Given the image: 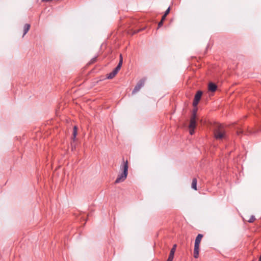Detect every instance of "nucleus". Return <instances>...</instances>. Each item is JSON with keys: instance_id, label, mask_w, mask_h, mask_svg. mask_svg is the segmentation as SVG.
I'll return each instance as SVG.
<instances>
[{"instance_id": "f257e3e1", "label": "nucleus", "mask_w": 261, "mask_h": 261, "mask_svg": "<svg viewBox=\"0 0 261 261\" xmlns=\"http://www.w3.org/2000/svg\"><path fill=\"white\" fill-rule=\"evenodd\" d=\"M128 162L127 160L125 161L124 158H123L122 163L120 165V169L122 171V173L118 175L115 181V184L123 182L125 180L128 174Z\"/></svg>"}, {"instance_id": "f03ea898", "label": "nucleus", "mask_w": 261, "mask_h": 261, "mask_svg": "<svg viewBox=\"0 0 261 261\" xmlns=\"http://www.w3.org/2000/svg\"><path fill=\"white\" fill-rule=\"evenodd\" d=\"M214 136L217 140H222L226 137V131L222 124L216 125L214 130Z\"/></svg>"}, {"instance_id": "7ed1b4c3", "label": "nucleus", "mask_w": 261, "mask_h": 261, "mask_svg": "<svg viewBox=\"0 0 261 261\" xmlns=\"http://www.w3.org/2000/svg\"><path fill=\"white\" fill-rule=\"evenodd\" d=\"M145 81V77L142 78L140 80H139L138 82L137 83L135 88H134L132 91V93L135 94L138 92L140 90V89L144 86Z\"/></svg>"}, {"instance_id": "20e7f679", "label": "nucleus", "mask_w": 261, "mask_h": 261, "mask_svg": "<svg viewBox=\"0 0 261 261\" xmlns=\"http://www.w3.org/2000/svg\"><path fill=\"white\" fill-rule=\"evenodd\" d=\"M203 94V92L201 90H198L194 96V100L193 102V106L194 107H196L201 98Z\"/></svg>"}, {"instance_id": "39448f33", "label": "nucleus", "mask_w": 261, "mask_h": 261, "mask_svg": "<svg viewBox=\"0 0 261 261\" xmlns=\"http://www.w3.org/2000/svg\"><path fill=\"white\" fill-rule=\"evenodd\" d=\"M77 133V128L76 126H74L73 127V131L72 133V141L71 142V146L72 147V149H73V148H75V141L76 140V136Z\"/></svg>"}, {"instance_id": "423d86ee", "label": "nucleus", "mask_w": 261, "mask_h": 261, "mask_svg": "<svg viewBox=\"0 0 261 261\" xmlns=\"http://www.w3.org/2000/svg\"><path fill=\"white\" fill-rule=\"evenodd\" d=\"M176 246H177L176 244H174L173 245V247L172 248V249L170 250V254H169V257L166 261H172L173 260L174 253L176 250Z\"/></svg>"}, {"instance_id": "0eeeda50", "label": "nucleus", "mask_w": 261, "mask_h": 261, "mask_svg": "<svg viewBox=\"0 0 261 261\" xmlns=\"http://www.w3.org/2000/svg\"><path fill=\"white\" fill-rule=\"evenodd\" d=\"M217 89V86L216 84L211 82L208 84V90L211 92H215Z\"/></svg>"}, {"instance_id": "6e6552de", "label": "nucleus", "mask_w": 261, "mask_h": 261, "mask_svg": "<svg viewBox=\"0 0 261 261\" xmlns=\"http://www.w3.org/2000/svg\"><path fill=\"white\" fill-rule=\"evenodd\" d=\"M203 236L202 234H198L196 238L194 245L199 246L200 242Z\"/></svg>"}, {"instance_id": "1a4fd4ad", "label": "nucleus", "mask_w": 261, "mask_h": 261, "mask_svg": "<svg viewBox=\"0 0 261 261\" xmlns=\"http://www.w3.org/2000/svg\"><path fill=\"white\" fill-rule=\"evenodd\" d=\"M196 118L194 117L191 118L189 128H195L196 125Z\"/></svg>"}, {"instance_id": "9d476101", "label": "nucleus", "mask_w": 261, "mask_h": 261, "mask_svg": "<svg viewBox=\"0 0 261 261\" xmlns=\"http://www.w3.org/2000/svg\"><path fill=\"white\" fill-rule=\"evenodd\" d=\"M199 246L194 245V257L195 258H197L199 256Z\"/></svg>"}, {"instance_id": "9b49d317", "label": "nucleus", "mask_w": 261, "mask_h": 261, "mask_svg": "<svg viewBox=\"0 0 261 261\" xmlns=\"http://www.w3.org/2000/svg\"><path fill=\"white\" fill-rule=\"evenodd\" d=\"M31 25L30 24L25 23L23 27V37L28 32L30 29Z\"/></svg>"}, {"instance_id": "f8f14e48", "label": "nucleus", "mask_w": 261, "mask_h": 261, "mask_svg": "<svg viewBox=\"0 0 261 261\" xmlns=\"http://www.w3.org/2000/svg\"><path fill=\"white\" fill-rule=\"evenodd\" d=\"M197 179L196 178H194L192 179L191 187L192 189H194L195 190H197Z\"/></svg>"}, {"instance_id": "ddd939ff", "label": "nucleus", "mask_w": 261, "mask_h": 261, "mask_svg": "<svg viewBox=\"0 0 261 261\" xmlns=\"http://www.w3.org/2000/svg\"><path fill=\"white\" fill-rule=\"evenodd\" d=\"M116 74L117 73L113 70L111 73L108 74L107 79H112Z\"/></svg>"}, {"instance_id": "4468645a", "label": "nucleus", "mask_w": 261, "mask_h": 261, "mask_svg": "<svg viewBox=\"0 0 261 261\" xmlns=\"http://www.w3.org/2000/svg\"><path fill=\"white\" fill-rule=\"evenodd\" d=\"M198 109L196 107H194V109L193 110L192 115L191 117L196 118V113L197 112Z\"/></svg>"}, {"instance_id": "2eb2a0df", "label": "nucleus", "mask_w": 261, "mask_h": 261, "mask_svg": "<svg viewBox=\"0 0 261 261\" xmlns=\"http://www.w3.org/2000/svg\"><path fill=\"white\" fill-rule=\"evenodd\" d=\"M97 60V57H95L91 59V60L88 63V65H91L95 63Z\"/></svg>"}, {"instance_id": "dca6fc26", "label": "nucleus", "mask_w": 261, "mask_h": 261, "mask_svg": "<svg viewBox=\"0 0 261 261\" xmlns=\"http://www.w3.org/2000/svg\"><path fill=\"white\" fill-rule=\"evenodd\" d=\"M121 66L119 65H117L116 67L113 70L115 72H116L117 74L118 72V71L121 69Z\"/></svg>"}, {"instance_id": "f3484780", "label": "nucleus", "mask_w": 261, "mask_h": 261, "mask_svg": "<svg viewBox=\"0 0 261 261\" xmlns=\"http://www.w3.org/2000/svg\"><path fill=\"white\" fill-rule=\"evenodd\" d=\"M121 66L119 65H117L116 67L113 70L115 72H116L117 74L118 72V71L121 69Z\"/></svg>"}, {"instance_id": "a211bd4d", "label": "nucleus", "mask_w": 261, "mask_h": 261, "mask_svg": "<svg viewBox=\"0 0 261 261\" xmlns=\"http://www.w3.org/2000/svg\"><path fill=\"white\" fill-rule=\"evenodd\" d=\"M122 63H123V57H122V55L120 54V56H119V62L118 65H121L122 66Z\"/></svg>"}, {"instance_id": "6ab92c4d", "label": "nucleus", "mask_w": 261, "mask_h": 261, "mask_svg": "<svg viewBox=\"0 0 261 261\" xmlns=\"http://www.w3.org/2000/svg\"><path fill=\"white\" fill-rule=\"evenodd\" d=\"M122 63H123V57H122V55L120 54V56H119V62L118 65H121L122 66Z\"/></svg>"}, {"instance_id": "aec40b11", "label": "nucleus", "mask_w": 261, "mask_h": 261, "mask_svg": "<svg viewBox=\"0 0 261 261\" xmlns=\"http://www.w3.org/2000/svg\"><path fill=\"white\" fill-rule=\"evenodd\" d=\"M255 220V217L254 216H251L250 218L248 220V222L249 223H252Z\"/></svg>"}, {"instance_id": "412c9836", "label": "nucleus", "mask_w": 261, "mask_h": 261, "mask_svg": "<svg viewBox=\"0 0 261 261\" xmlns=\"http://www.w3.org/2000/svg\"><path fill=\"white\" fill-rule=\"evenodd\" d=\"M144 29H145V28H142L141 29L136 30L134 31V32L133 33V34H137L138 32L144 30Z\"/></svg>"}, {"instance_id": "4be33fe9", "label": "nucleus", "mask_w": 261, "mask_h": 261, "mask_svg": "<svg viewBox=\"0 0 261 261\" xmlns=\"http://www.w3.org/2000/svg\"><path fill=\"white\" fill-rule=\"evenodd\" d=\"M170 11V7H169L165 12L164 15H165V16H167L168 15V14L169 13Z\"/></svg>"}, {"instance_id": "5701e85b", "label": "nucleus", "mask_w": 261, "mask_h": 261, "mask_svg": "<svg viewBox=\"0 0 261 261\" xmlns=\"http://www.w3.org/2000/svg\"><path fill=\"white\" fill-rule=\"evenodd\" d=\"M194 129L195 128H189V133L190 135H192L194 134L195 132Z\"/></svg>"}, {"instance_id": "b1692460", "label": "nucleus", "mask_w": 261, "mask_h": 261, "mask_svg": "<svg viewBox=\"0 0 261 261\" xmlns=\"http://www.w3.org/2000/svg\"><path fill=\"white\" fill-rule=\"evenodd\" d=\"M163 22L164 21H162L161 20L159 23H158V29H159V28L161 27L163 25Z\"/></svg>"}, {"instance_id": "393cba45", "label": "nucleus", "mask_w": 261, "mask_h": 261, "mask_svg": "<svg viewBox=\"0 0 261 261\" xmlns=\"http://www.w3.org/2000/svg\"><path fill=\"white\" fill-rule=\"evenodd\" d=\"M242 133H243V131L241 129H238L237 131V134L238 135H240L241 134H242Z\"/></svg>"}, {"instance_id": "a878e982", "label": "nucleus", "mask_w": 261, "mask_h": 261, "mask_svg": "<svg viewBox=\"0 0 261 261\" xmlns=\"http://www.w3.org/2000/svg\"><path fill=\"white\" fill-rule=\"evenodd\" d=\"M166 16H165V15H164H164H163L162 17V19H161V20L164 21V20L166 19Z\"/></svg>"}, {"instance_id": "bb28decb", "label": "nucleus", "mask_w": 261, "mask_h": 261, "mask_svg": "<svg viewBox=\"0 0 261 261\" xmlns=\"http://www.w3.org/2000/svg\"><path fill=\"white\" fill-rule=\"evenodd\" d=\"M52 0H42V2H48L51 1Z\"/></svg>"}, {"instance_id": "cd10ccee", "label": "nucleus", "mask_w": 261, "mask_h": 261, "mask_svg": "<svg viewBox=\"0 0 261 261\" xmlns=\"http://www.w3.org/2000/svg\"><path fill=\"white\" fill-rule=\"evenodd\" d=\"M259 130H260V131H261V128H260Z\"/></svg>"}]
</instances>
